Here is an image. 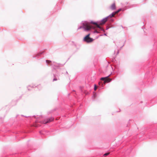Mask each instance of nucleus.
I'll list each match as a JSON object with an SVG mask.
<instances>
[{
	"mask_svg": "<svg viewBox=\"0 0 157 157\" xmlns=\"http://www.w3.org/2000/svg\"><path fill=\"white\" fill-rule=\"evenodd\" d=\"M108 17L102 19L101 22H98V23L95 22H91L90 23L94 25L96 27H93L91 26L89 23L87 22H84L83 23L82 27H80V28H82L84 29L85 31H89L91 28L95 29V27L98 28L100 29L101 28L99 25H102L104 24L107 21Z\"/></svg>",
	"mask_w": 157,
	"mask_h": 157,
	"instance_id": "1",
	"label": "nucleus"
},
{
	"mask_svg": "<svg viewBox=\"0 0 157 157\" xmlns=\"http://www.w3.org/2000/svg\"><path fill=\"white\" fill-rule=\"evenodd\" d=\"M90 34H89L87 35L84 38L83 40L87 43H90L93 41L94 40L92 38L90 37Z\"/></svg>",
	"mask_w": 157,
	"mask_h": 157,
	"instance_id": "2",
	"label": "nucleus"
},
{
	"mask_svg": "<svg viewBox=\"0 0 157 157\" xmlns=\"http://www.w3.org/2000/svg\"><path fill=\"white\" fill-rule=\"evenodd\" d=\"M101 80L104 81V83L105 84L106 82H109L111 81L112 79L109 78L108 76L102 78H101Z\"/></svg>",
	"mask_w": 157,
	"mask_h": 157,
	"instance_id": "3",
	"label": "nucleus"
},
{
	"mask_svg": "<svg viewBox=\"0 0 157 157\" xmlns=\"http://www.w3.org/2000/svg\"><path fill=\"white\" fill-rule=\"evenodd\" d=\"M109 8L112 10H115L116 8L115 4V3H113L110 6Z\"/></svg>",
	"mask_w": 157,
	"mask_h": 157,
	"instance_id": "4",
	"label": "nucleus"
},
{
	"mask_svg": "<svg viewBox=\"0 0 157 157\" xmlns=\"http://www.w3.org/2000/svg\"><path fill=\"white\" fill-rule=\"evenodd\" d=\"M116 14L117 13H115V12H114L113 13L111 14H110L109 16V17L110 18L114 17V15Z\"/></svg>",
	"mask_w": 157,
	"mask_h": 157,
	"instance_id": "5",
	"label": "nucleus"
},
{
	"mask_svg": "<svg viewBox=\"0 0 157 157\" xmlns=\"http://www.w3.org/2000/svg\"><path fill=\"white\" fill-rule=\"evenodd\" d=\"M109 154V152H108V153H106L104 155L105 156H107V155H108Z\"/></svg>",
	"mask_w": 157,
	"mask_h": 157,
	"instance_id": "6",
	"label": "nucleus"
},
{
	"mask_svg": "<svg viewBox=\"0 0 157 157\" xmlns=\"http://www.w3.org/2000/svg\"><path fill=\"white\" fill-rule=\"evenodd\" d=\"M121 10V9H120L118 10L117 11H116L115 12V13H117V14L119 13Z\"/></svg>",
	"mask_w": 157,
	"mask_h": 157,
	"instance_id": "7",
	"label": "nucleus"
},
{
	"mask_svg": "<svg viewBox=\"0 0 157 157\" xmlns=\"http://www.w3.org/2000/svg\"><path fill=\"white\" fill-rule=\"evenodd\" d=\"M54 119V118L53 117L51 118V119L50 118V122L51 121H53Z\"/></svg>",
	"mask_w": 157,
	"mask_h": 157,
	"instance_id": "8",
	"label": "nucleus"
},
{
	"mask_svg": "<svg viewBox=\"0 0 157 157\" xmlns=\"http://www.w3.org/2000/svg\"><path fill=\"white\" fill-rule=\"evenodd\" d=\"M97 89V87L96 86V85H95L94 86V90H96Z\"/></svg>",
	"mask_w": 157,
	"mask_h": 157,
	"instance_id": "9",
	"label": "nucleus"
},
{
	"mask_svg": "<svg viewBox=\"0 0 157 157\" xmlns=\"http://www.w3.org/2000/svg\"><path fill=\"white\" fill-rule=\"evenodd\" d=\"M48 120H47L45 122V121H44L43 122V123H44V124H46L47 123H48Z\"/></svg>",
	"mask_w": 157,
	"mask_h": 157,
	"instance_id": "10",
	"label": "nucleus"
},
{
	"mask_svg": "<svg viewBox=\"0 0 157 157\" xmlns=\"http://www.w3.org/2000/svg\"><path fill=\"white\" fill-rule=\"evenodd\" d=\"M57 79L56 78H54L53 79V81H57Z\"/></svg>",
	"mask_w": 157,
	"mask_h": 157,
	"instance_id": "11",
	"label": "nucleus"
},
{
	"mask_svg": "<svg viewBox=\"0 0 157 157\" xmlns=\"http://www.w3.org/2000/svg\"><path fill=\"white\" fill-rule=\"evenodd\" d=\"M46 62H48H48H49V61L47 60H46Z\"/></svg>",
	"mask_w": 157,
	"mask_h": 157,
	"instance_id": "12",
	"label": "nucleus"
}]
</instances>
